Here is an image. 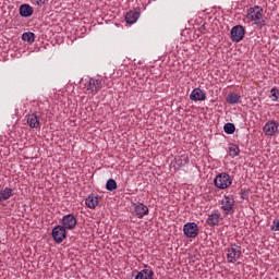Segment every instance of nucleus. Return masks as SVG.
<instances>
[{"instance_id":"nucleus-1","label":"nucleus","mask_w":279,"mask_h":279,"mask_svg":"<svg viewBox=\"0 0 279 279\" xmlns=\"http://www.w3.org/2000/svg\"><path fill=\"white\" fill-rule=\"evenodd\" d=\"M246 19L248 21H254L255 25L259 28H263L265 25H267V17L264 15V10L258 5L247 9Z\"/></svg>"},{"instance_id":"nucleus-2","label":"nucleus","mask_w":279,"mask_h":279,"mask_svg":"<svg viewBox=\"0 0 279 279\" xmlns=\"http://www.w3.org/2000/svg\"><path fill=\"white\" fill-rule=\"evenodd\" d=\"M214 184L216 189L226 191V189H230V186H232V177L228 174V172H221L215 177Z\"/></svg>"},{"instance_id":"nucleus-3","label":"nucleus","mask_w":279,"mask_h":279,"mask_svg":"<svg viewBox=\"0 0 279 279\" xmlns=\"http://www.w3.org/2000/svg\"><path fill=\"white\" fill-rule=\"evenodd\" d=\"M241 254H243L241 246L236 244H230V246L227 248L228 263H236L241 258Z\"/></svg>"},{"instance_id":"nucleus-4","label":"nucleus","mask_w":279,"mask_h":279,"mask_svg":"<svg viewBox=\"0 0 279 279\" xmlns=\"http://www.w3.org/2000/svg\"><path fill=\"white\" fill-rule=\"evenodd\" d=\"M101 88H104V83L101 82V80H97V78L92 77L85 84V89L90 95H97Z\"/></svg>"},{"instance_id":"nucleus-5","label":"nucleus","mask_w":279,"mask_h":279,"mask_svg":"<svg viewBox=\"0 0 279 279\" xmlns=\"http://www.w3.org/2000/svg\"><path fill=\"white\" fill-rule=\"evenodd\" d=\"M183 234L187 239H195L199 234V227L196 222H186L183 226Z\"/></svg>"},{"instance_id":"nucleus-6","label":"nucleus","mask_w":279,"mask_h":279,"mask_svg":"<svg viewBox=\"0 0 279 279\" xmlns=\"http://www.w3.org/2000/svg\"><path fill=\"white\" fill-rule=\"evenodd\" d=\"M52 239L54 243H62L66 239V229L58 225L52 229Z\"/></svg>"},{"instance_id":"nucleus-7","label":"nucleus","mask_w":279,"mask_h":279,"mask_svg":"<svg viewBox=\"0 0 279 279\" xmlns=\"http://www.w3.org/2000/svg\"><path fill=\"white\" fill-rule=\"evenodd\" d=\"M61 223V227L65 230H74L77 226V218L73 214H68L62 217Z\"/></svg>"},{"instance_id":"nucleus-8","label":"nucleus","mask_w":279,"mask_h":279,"mask_svg":"<svg viewBox=\"0 0 279 279\" xmlns=\"http://www.w3.org/2000/svg\"><path fill=\"white\" fill-rule=\"evenodd\" d=\"M245 38V28L241 25H235L231 28V40L233 43H241Z\"/></svg>"},{"instance_id":"nucleus-9","label":"nucleus","mask_w":279,"mask_h":279,"mask_svg":"<svg viewBox=\"0 0 279 279\" xmlns=\"http://www.w3.org/2000/svg\"><path fill=\"white\" fill-rule=\"evenodd\" d=\"M279 124L276 120H269L263 128V132L266 136H276L278 134Z\"/></svg>"},{"instance_id":"nucleus-10","label":"nucleus","mask_w":279,"mask_h":279,"mask_svg":"<svg viewBox=\"0 0 279 279\" xmlns=\"http://www.w3.org/2000/svg\"><path fill=\"white\" fill-rule=\"evenodd\" d=\"M234 195H225L221 201V209L225 211L226 215L234 208Z\"/></svg>"},{"instance_id":"nucleus-11","label":"nucleus","mask_w":279,"mask_h":279,"mask_svg":"<svg viewBox=\"0 0 279 279\" xmlns=\"http://www.w3.org/2000/svg\"><path fill=\"white\" fill-rule=\"evenodd\" d=\"M26 123L32 130H38V128H40V118L38 117V113H28L26 116Z\"/></svg>"},{"instance_id":"nucleus-12","label":"nucleus","mask_w":279,"mask_h":279,"mask_svg":"<svg viewBox=\"0 0 279 279\" xmlns=\"http://www.w3.org/2000/svg\"><path fill=\"white\" fill-rule=\"evenodd\" d=\"M134 211L138 219H143L145 215H149V207L143 203H137L135 204Z\"/></svg>"},{"instance_id":"nucleus-13","label":"nucleus","mask_w":279,"mask_h":279,"mask_svg":"<svg viewBox=\"0 0 279 279\" xmlns=\"http://www.w3.org/2000/svg\"><path fill=\"white\" fill-rule=\"evenodd\" d=\"M191 101H206V93L201 88H194L190 94Z\"/></svg>"},{"instance_id":"nucleus-14","label":"nucleus","mask_w":279,"mask_h":279,"mask_svg":"<svg viewBox=\"0 0 279 279\" xmlns=\"http://www.w3.org/2000/svg\"><path fill=\"white\" fill-rule=\"evenodd\" d=\"M13 196L14 190H12V187H4L3 190H0V204L3 202H8V199Z\"/></svg>"},{"instance_id":"nucleus-15","label":"nucleus","mask_w":279,"mask_h":279,"mask_svg":"<svg viewBox=\"0 0 279 279\" xmlns=\"http://www.w3.org/2000/svg\"><path fill=\"white\" fill-rule=\"evenodd\" d=\"M85 205L87 208H97L99 206V196L95 194H90L86 199H85Z\"/></svg>"},{"instance_id":"nucleus-16","label":"nucleus","mask_w":279,"mask_h":279,"mask_svg":"<svg viewBox=\"0 0 279 279\" xmlns=\"http://www.w3.org/2000/svg\"><path fill=\"white\" fill-rule=\"evenodd\" d=\"M154 270L149 268H144L141 271L137 272L135 276V279H154Z\"/></svg>"},{"instance_id":"nucleus-17","label":"nucleus","mask_w":279,"mask_h":279,"mask_svg":"<svg viewBox=\"0 0 279 279\" xmlns=\"http://www.w3.org/2000/svg\"><path fill=\"white\" fill-rule=\"evenodd\" d=\"M140 16H141V13H138V11H129L125 14V21L129 25H134V23L138 21Z\"/></svg>"},{"instance_id":"nucleus-18","label":"nucleus","mask_w":279,"mask_h":279,"mask_svg":"<svg viewBox=\"0 0 279 279\" xmlns=\"http://www.w3.org/2000/svg\"><path fill=\"white\" fill-rule=\"evenodd\" d=\"M34 14V9L29 4H22L20 7V15H22L24 19H28V16H32Z\"/></svg>"},{"instance_id":"nucleus-19","label":"nucleus","mask_w":279,"mask_h":279,"mask_svg":"<svg viewBox=\"0 0 279 279\" xmlns=\"http://www.w3.org/2000/svg\"><path fill=\"white\" fill-rule=\"evenodd\" d=\"M227 104L234 106V104H241V96L236 93H231L227 96Z\"/></svg>"},{"instance_id":"nucleus-20","label":"nucleus","mask_w":279,"mask_h":279,"mask_svg":"<svg viewBox=\"0 0 279 279\" xmlns=\"http://www.w3.org/2000/svg\"><path fill=\"white\" fill-rule=\"evenodd\" d=\"M219 219H220L219 214H211L207 218V223L211 228H215V226H219Z\"/></svg>"},{"instance_id":"nucleus-21","label":"nucleus","mask_w":279,"mask_h":279,"mask_svg":"<svg viewBox=\"0 0 279 279\" xmlns=\"http://www.w3.org/2000/svg\"><path fill=\"white\" fill-rule=\"evenodd\" d=\"M228 154L231 158H236L241 154V149H239V145L236 144H230Z\"/></svg>"},{"instance_id":"nucleus-22","label":"nucleus","mask_w":279,"mask_h":279,"mask_svg":"<svg viewBox=\"0 0 279 279\" xmlns=\"http://www.w3.org/2000/svg\"><path fill=\"white\" fill-rule=\"evenodd\" d=\"M22 40H24V43H28V45H32L36 40V35L32 32L23 33Z\"/></svg>"},{"instance_id":"nucleus-23","label":"nucleus","mask_w":279,"mask_h":279,"mask_svg":"<svg viewBox=\"0 0 279 279\" xmlns=\"http://www.w3.org/2000/svg\"><path fill=\"white\" fill-rule=\"evenodd\" d=\"M236 130V126H234L233 123H226L223 126V131L226 132V134H234Z\"/></svg>"},{"instance_id":"nucleus-24","label":"nucleus","mask_w":279,"mask_h":279,"mask_svg":"<svg viewBox=\"0 0 279 279\" xmlns=\"http://www.w3.org/2000/svg\"><path fill=\"white\" fill-rule=\"evenodd\" d=\"M107 191H117V181L114 179H109L106 183Z\"/></svg>"},{"instance_id":"nucleus-25","label":"nucleus","mask_w":279,"mask_h":279,"mask_svg":"<svg viewBox=\"0 0 279 279\" xmlns=\"http://www.w3.org/2000/svg\"><path fill=\"white\" fill-rule=\"evenodd\" d=\"M270 95L272 97V101H278L279 102V89L278 88H272L270 90Z\"/></svg>"},{"instance_id":"nucleus-26","label":"nucleus","mask_w":279,"mask_h":279,"mask_svg":"<svg viewBox=\"0 0 279 279\" xmlns=\"http://www.w3.org/2000/svg\"><path fill=\"white\" fill-rule=\"evenodd\" d=\"M270 230L272 232H279V218L278 219H275L272 221V225L270 226Z\"/></svg>"},{"instance_id":"nucleus-27","label":"nucleus","mask_w":279,"mask_h":279,"mask_svg":"<svg viewBox=\"0 0 279 279\" xmlns=\"http://www.w3.org/2000/svg\"><path fill=\"white\" fill-rule=\"evenodd\" d=\"M34 5H37L38 8H43L45 5V0H32Z\"/></svg>"}]
</instances>
